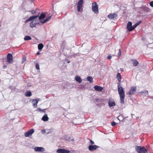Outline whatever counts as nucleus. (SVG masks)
<instances>
[{
    "label": "nucleus",
    "instance_id": "1",
    "mask_svg": "<svg viewBox=\"0 0 153 153\" xmlns=\"http://www.w3.org/2000/svg\"><path fill=\"white\" fill-rule=\"evenodd\" d=\"M118 92L120 97V102L123 104L124 103V92L123 88L121 87L118 85Z\"/></svg>",
    "mask_w": 153,
    "mask_h": 153
},
{
    "label": "nucleus",
    "instance_id": "2",
    "mask_svg": "<svg viewBox=\"0 0 153 153\" xmlns=\"http://www.w3.org/2000/svg\"><path fill=\"white\" fill-rule=\"evenodd\" d=\"M135 149L138 153H145L147 151V150L144 146H137L135 147Z\"/></svg>",
    "mask_w": 153,
    "mask_h": 153
},
{
    "label": "nucleus",
    "instance_id": "3",
    "mask_svg": "<svg viewBox=\"0 0 153 153\" xmlns=\"http://www.w3.org/2000/svg\"><path fill=\"white\" fill-rule=\"evenodd\" d=\"M83 4V0H79L77 4V11L78 12H82V7Z\"/></svg>",
    "mask_w": 153,
    "mask_h": 153
},
{
    "label": "nucleus",
    "instance_id": "4",
    "mask_svg": "<svg viewBox=\"0 0 153 153\" xmlns=\"http://www.w3.org/2000/svg\"><path fill=\"white\" fill-rule=\"evenodd\" d=\"M98 6L96 2H94L92 5V10L95 13L97 14L99 13Z\"/></svg>",
    "mask_w": 153,
    "mask_h": 153
},
{
    "label": "nucleus",
    "instance_id": "5",
    "mask_svg": "<svg viewBox=\"0 0 153 153\" xmlns=\"http://www.w3.org/2000/svg\"><path fill=\"white\" fill-rule=\"evenodd\" d=\"M108 18L110 20H115L117 18V13H110L108 16Z\"/></svg>",
    "mask_w": 153,
    "mask_h": 153
},
{
    "label": "nucleus",
    "instance_id": "6",
    "mask_svg": "<svg viewBox=\"0 0 153 153\" xmlns=\"http://www.w3.org/2000/svg\"><path fill=\"white\" fill-rule=\"evenodd\" d=\"M13 56L11 53H8L7 56V61L9 63H12L13 61Z\"/></svg>",
    "mask_w": 153,
    "mask_h": 153
},
{
    "label": "nucleus",
    "instance_id": "7",
    "mask_svg": "<svg viewBox=\"0 0 153 153\" xmlns=\"http://www.w3.org/2000/svg\"><path fill=\"white\" fill-rule=\"evenodd\" d=\"M34 132V129L31 128L28 131L26 132L25 133V136L26 137H28L30 136H31Z\"/></svg>",
    "mask_w": 153,
    "mask_h": 153
},
{
    "label": "nucleus",
    "instance_id": "8",
    "mask_svg": "<svg viewBox=\"0 0 153 153\" xmlns=\"http://www.w3.org/2000/svg\"><path fill=\"white\" fill-rule=\"evenodd\" d=\"M137 88L136 87H133L131 88L130 90L128 93H127V94L129 95H132L134 94L135 92L136 91Z\"/></svg>",
    "mask_w": 153,
    "mask_h": 153
},
{
    "label": "nucleus",
    "instance_id": "9",
    "mask_svg": "<svg viewBox=\"0 0 153 153\" xmlns=\"http://www.w3.org/2000/svg\"><path fill=\"white\" fill-rule=\"evenodd\" d=\"M56 152L58 153H69L70 151L65 149H59L57 150Z\"/></svg>",
    "mask_w": 153,
    "mask_h": 153
},
{
    "label": "nucleus",
    "instance_id": "10",
    "mask_svg": "<svg viewBox=\"0 0 153 153\" xmlns=\"http://www.w3.org/2000/svg\"><path fill=\"white\" fill-rule=\"evenodd\" d=\"M108 102V105L110 107L114 106L116 105L115 101L113 99H110Z\"/></svg>",
    "mask_w": 153,
    "mask_h": 153
},
{
    "label": "nucleus",
    "instance_id": "11",
    "mask_svg": "<svg viewBox=\"0 0 153 153\" xmlns=\"http://www.w3.org/2000/svg\"><path fill=\"white\" fill-rule=\"evenodd\" d=\"M34 150L36 152H43L45 151V149L42 147H35Z\"/></svg>",
    "mask_w": 153,
    "mask_h": 153
},
{
    "label": "nucleus",
    "instance_id": "12",
    "mask_svg": "<svg viewBox=\"0 0 153 153\" xmlns=\"http://www.w3.org/2000/svg\"><path fill=\"white\" fill-rule=\"evenodd\" d=\"M132 23L131 22H128L127 25V28L128 30L131 31L134 30L133 26H132Z\"/></svg>",
    "mask_w": 153,
    "mask_h": 153
},
{
    "label": "nucleus",
    "instance_id": "13",
    "mask_svg": "<svg viewBox=\"0 0 153 153\" xmlns=\"http://www.w3.org/2000/svg\"><path fill=\"white\" fill-rule=\"evenodd\" d=\"M99 148V146L96 145H90L88 147V149L89 150L93 151Z\"/></svg>",
    "mask_w": 153,
    "mask_h": 153
},
{
    "label": "nucleus",
    "instance_id": "14",
    "mask_svg": "<svg viewBox=\"0 0 153 153\" xmlns=\"http://www.w3.org/2000/svg\"><path fill=\"white\" fill-rule=\"evenodd\" d=\"M39 16V15L30 16L27 19L25 22V23H27L30 21H32L33 19L37 18Z\"/></svg>",
    "mask_w": 153,
    "mask_h": 153
},
{
    "label": "nucleus",
    "instance_id": "15",
    "mask_svg": "<svg viewBox=\"0 0 153 153\" xmlns=\"http://www.w3.org/2000/svg\"><path fill=\"white\" fill-rule=\"evenodd\" d=\"M94 88L96 91H101L103 89V88L100 86L98 85H95L94 87Z\"/></svg>",
    "mask_w": 153,
    "mask_h": 153
},
{
    "label": "nucleus",
    "instance_id": "16",
    "mask_svg": "<svg viewBox=\"0 0 153 153\" xmlns=\"http://www.w3.org/2000/svg\"><path fill=\"white\" fill-rule=\"evenodd\" d=\"M140 95H143V96H146L149 95L148 91L145 90V91H141L139 92Z\"/></svg>",
    "mask_w": 153,
    "mask_h": 153
},
{
    "label": "nucleus",
    "instance_id": "17",
    "mask_svg": "<svg viewBox=\"0 0 153 153\" xmlns=\"http://www.w3.org/2000/svg\"><path fill=\"white\" fill-rule=\"evenodd\" d=\"M39 100H37L36 99H34L32 100V102L33 103V107L35 108H37V104L38 103Z\"/></svg>",
    "mask_w": 153,
    "mask_h": 153
},
{
    "label": "nucleus",
    "instance_id": "18",
    "mask_svg": "<svg viewBox=\"0 0 153 153\" xmlns=\"http://www.w3.org/2000/svg\"><path fill=\"white\" fill-rule=\"evenodd\" d=\"M49 118L46 114L44 115L42 118V120L44 121H47L48 120Z\"/></svg>",
    "mask_w": 153,
    "mask_h": 153
},
{
    "label": "nucleus",
    "instance_id": "19",
    "mask_svg": "<svg viewBox=\"0 0 153 153\" xmlns=\"http://www.w3.org/2000/svg\"><path fill=\"white\" fill-rule=\"evenodd\" d=\"M51 18V16H50L48 17L47 18L45 19L43 21H40L41 23L44 24L47 21H48L50 20Z\"/></svg>",
    "mask_w": 153,
    "mask_h": 153
},
{
    "label": "nucleus",
    "instance_id": "20",
    "mask_svg": "<svg viewBox=\"0 0 153 153\" xmlns=\"http://www.w3.org/2000/svg\"><path fill=\"white\" fill-rule=\"evenodd\" d=\"M75 79L79 83H80L82 82V80L80 77L79 76H76L75 77Z\"/></svg>",
    "mask_w": 153,
    "mask_h": 153
},
{
    "label": "nucleus",
    "instance_id": "21",
    "mask_svg": "<svg viewBox=\"0 0 153 153\" xmlns=\"http://www.w3.org/2000/svg\"><path fill=\"white\" fill-rule=\"evenodd\" d=\"M46 16V14L45 13H42L39 17V19L40 20H42Z\"/></svg>",
    "mask_w": 153,
    "mask_h": 153
},
{
    "label": "nucleus",
    "instance_id": "22",
    "mask_svg": "<svg viewBox=\"0 0 153 153\" xmlns=\"http://www.w3.org/2000/svg\"><path fill=\"white\" fill-rule=\"evenodd\" d=\"M25 95L26 97H30L32 95V93L30 91H27L25 92Z\"/></svg>",
    "mask_w": 153,
    "mask_h": 153
},
{
    "label": "nucleus",
    "instance_id": "23",
    "mask_svg": "<svg viewBox=\"0 0 153 153\" xmlns=\"http://www.w3.org/2000/svg\"><path fill=\"white\" fill-rule=\"evenodd\" d=\"M117 78L119 82H120L121 80V77L120 74L119 73H118L117 76Z\"/></svg>",
    "mask_w": 153,
    "mask_h": 153
},
{
    "label": "nucleus",
    "instance_id": "24",
    "mask_svg": "<svg viewBox=\"0 0 153 153\" xmlns=\"http://www.w3.org/2000/svg\"><path fill=\"white\" fill-rule=\"evenodd\" d=\"M87 80L89 81L90 83H92L93 82V79L92 77L90 76H88L87 77Z\"/></svg>",
    "mask_w": 153,
    "mask_h": 153
},
{
    "label": "nucleus",
    "instance_id": "25",
    "mask_svg": "<svg viewBox=\"0 0 153 153\" xmlns=\"http://www.w3.org/2000/svg\"><path fill=\"white\" fill-rule=\"evenodd\" d=\"M36 24L33 23V21H32L30 23V26L32 28L35 27L36 26Z\"/></svg>",
    "mask_w": 153,
    "mask_h": 153
},
{
    "label": "nucleus",
    "instance_id": "26",
    "mask_svg": "<svg viewBox=\"0 0 153 153\" xmlns=\"http://www.w3.org/2000/svg\"><path fill=\"white\" fill-rule=\"evenodd\" d=\"M43 45L42 44L40 43L38 45V49L39 50H41L43 47Z\"/></svg>",
    "mask_w": 153,
    "mask_h": 153
},
{
    "label": "nucleus",
    "instance_id": "27",
    "mask_svg": "<svg viewBox=\"0 0 153 153\" xmlns=\"http://www.w3.org/2000/svg\"><path fill=\"white\" fill-rule=\"evenodd\" d=\"M141 22L140 21H139L135 23L134 25L133 26V29H134L137 26L139 25L140 23Z\"/></svg>",
    "mask_w": 153,
    "mask_h": 153
},
{
    "label": "nucleus",
    "instance_id": "28",
    "mask_svg": "<svg viewBox=\"0 0 153 153\" xmlns=\"http://www.w3.org/2000/svg\"><path fill=\"white\" fill-rule=\"evenodd\" d=\"M24 39L25 40H30L31 39V38L29 36H25Z\"/></svg>",
    "mask_w": 153,
    "mask_h": 153
},
{
    "label": "nucleus",
    "instance_id": "29",
    "mask_svg": "<svg viewBox=\"0 0 153 153\" xmlns=\"http://www.w3.org/2000/svg\"><path fill=\"white\" fill-rule=\"evenodd\" d=\"M36 67L37 69L39 70V65L38 63H36Z\"/></svg>",
    "mask_w": 153,
    "mask_h": 153
},
{
    "label": "nucleus",
    "instance_id": "30",
    "mask_svg": "<svg viewBox=\"0 0 153 153\" xmlns=\"http://www.w3.org/2000/svg\"><path fill=\"white\" fill-rule=\"evenodd\" d=\"M138 64V62L137 61H136V60L135 61L133 62V65L134 66H137Z\"/></svg>",
    "mask_w": 153,
    "mask_h": 153
},
{
    "label": "nucleus",
    "instance_id": "31",
    "mask_svg": "<svg viewBox=\"0 0 153 153\" xmlns=\"http://www.w3.org/2000/svg\"><path fill=\"white\" fill-rule=\"evenodd\" d=\"M26 60V56L24 57L22 59V63H23L25 62Z\"/></svg>",
    "mask_w": 153,
    "mask_h": 153
},
{
    "label": "nucleus",
    "instance_id": "32",
    "mask_svg": "<svg viewBox=\"0 0 153 153\" xmlns=\"http://www.w3.org/2000/svg\"><path fill=\"white\" fill-rule=\"evenodd\" d=\"M32 14L33 15L35 14L37 12V10H33L31 11Z\"/></svg>",
    "mask_w": 153,
    "mask_h": 153
},
{
    "label": "nucleus",
    "instance_id": "33",
    "mask_svg": "<svg viewBox=\"0 0 153 153\" xmlns=\"http://www.w3.org/2000/svg\"><path fill=\"white\" fill-rule=\"evenodd\" d=\"M121 51L120 49H119V51L118 53V56L119 57L121 55Z\"/></svg>",
    "mask_w": 153,
    "mask_h": 153
},
{
    "label": "nucleus",
    "instance_id": "34",
    "mask_svg": "<svg viewBox=\"0 0 153 153\" xmlns=\"http://www.w3.org/2000/svg\"><path fill=\"white\" fill-rule=\"evenodd\" d=\"M116 125V123L114 121V122H113L112 123H111V125L112 126H115Z\"/></svg>",
    "mask_w": 153,
    "mask_h": 153
},
{
    "label": "nucleus",
    "instance_id": "35",
    "mask_svg": "<svg viewBox=\"0 0 153 153\" xmlns=\"http://www.w3.org/2000/svg\"><path fill=\"white\" fill-rule=\"evenodd\" d=\"M150 5L152 7H153V1L150 2Z\"/></svg>",
    "mask_w": 153,
    "mask_h": 153
},
{
    "label": "nucleus",
    "instance_id": "36",
    "mask_svg": "<svg viewBox=\"0 0 153 153\" xmlns=\"http://www.w3.org/2000/svg\"><path fill=\"white\" fill-rule=\"evenodd\" d=\"M89 140H90V143L91 144H94V143L93 141H92V140H91L90 139H89Z\"/></svg>",
    "mask_w": 153,
    "mask_h": 153
},
{
    "label": "nucleus",
    "instance_id": "37",
    "mask_svg": "<svg viewBox=\"0 0 153 153\" xmlns=\"http://www.w3.org/2000/svg\"><path fill=\"white\" fill-rule=\"evenodd\" d=\"M111 57L112 56L111 55H109L108 56L107 59H111Z\"/></svg>",
    "mask_w": 153,
    "mask_h": 153
},
{
    "label": "nucleus",
    "instance_id": "38",
    "mask_svg": "<svg viewBox=\"0 0 153 153\" xmlns=\"http://www.w3.org/2000/svg\"><path fill=\"white\" fill-rule=\"evenodd\" d=\"M37 111H42V110L40 108H38L37 109Z\"/></svg>",
    "mask_w": 153,
    "mask_h": 153
},
{
    "label": "nucleus",
    "instance_id": "39",
    "mask_svg": "<svg viewBox=\"0 0 153 153\" xmlns=\"http://www.w3.org/2000/svg\"><path fill=\"white\" fill-rule=\"evenodd\" d=\"M46 109H45L42 110V111L45 112V110Z\"/></svg>",
    "mask_w": 153,
    "mask_h": 153
},
{
    "label": "nucleus",
    "instance_id": "40",
    "mask_svg": "<svg viewBox=\"0 0 153 153\" xmlns=\"http://www.w3.org/2000/svg\"><path fill=\"white\" fill-rule=\"evenodd\" d=\"M6 67V65H4V66H3V68H5Z\"/></svg>",
    "mask_w": 153,
    "mask_h": 153
},
{
    "label": "nucleus",
    "instance_id": "41",
    "mask_svg": "<svg viewBox=\"0 0 153 153\" xmlns=\"http://www.w3.org/2000/svg\"><path fill=\"white\" fill-rule=\"evenodd\" d=\"M40 54V53H39V52H38L37 53H36V54L37 55H39Z\"/></svg>",
    "mask_w": 153,
    "mask_h": 153
},
{
    "label": "nucleus",
    "instance_id": "42",
    "mask_svg": "<svg viewBox=\"0 0 153 153\" xmlns=\"http://www.w3.org/2000/svg\"><path fill=\"white\" fill-rule=\"evenodd\" d=\"M121 117V116H119L118 117V119L120 120V118Z\"/></svg>",
    "mask_w": 153,
    "mask_h": 153
},
{
    "label": "nucleus",
    "instance_id": "43",
    "mask_svg": "<svg viewBox=\"0 0 153 153\" xmlns=\"http://www.w3.org/2000/svg\"><path fill=\"white\" fill-rule=\"evenodd\" d=\"M70 62V61H68L67 62V63H69Z\"/></svg>",
    "mask_w": 153,
    "mask_h": 153
},
{
    "label": "nucleus",
    "instance_id": "44",
    "mask_svg": "<svg viewBox=\"0 0 153 153\" xmlns=\"http://www.w3.org/2000/svg\"><path fill=\"white\" fill-rule=\"evenodd\" d=\"M33 1H34L35 0H33Z\"/></svg>",
    "mask_w": 153,
    "mask_h": 153
}]
</instances>
